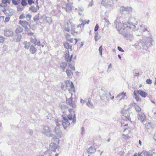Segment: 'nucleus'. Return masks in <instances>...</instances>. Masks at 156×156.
<instances>
[{"mask_svg":"<svg viewBox=\"0 0 156 156\" xmlns=\"http://www.w3.org/2000/svg\"><path fill=\"white\" fill-rule=\"evenodd\" d=\"M124 95L123 96H126V93H124L123 92H122L119 94L116 97V98H119L121 96Z\"/></svg>","mask_w":156,"mask_h":156,"instance_id":"39","label":"nucleus"},{"mask_svg":"<svg viewBox=\"0 0 156 156\" xmlns=\"http://www.w3.org/2000/svg\"><path fill=\"white\" fill-rule=\"evenodd\" d=\"M152 39L150 37H146L145 39H140L138 45L141 48H144V47H149L152 45Z\"/></svg>","mask_w":156,"mask_h":156,"instance_id":"3","label":"nucleus"},{"mask_svg":"<svg viewBox=\"0 0 156 156\" xmlns=\"http://www.w3.org/2000/svg\"><path fill=\"white\" fill-rule=\"evenodd\" d=\"M73 55L69 56V52L68 51H66L65 53V58L66 61L68 63H70L71 62H74L73 61L72 56Z\"/></svg>","mask_w":156,"mask_h":156,"instance_id":"10","label":"nucleus"},{"mask_svg":"<svg viewBox=\"0 0 156 156\" xmlns=\"http://www.w3.org/2000/svg\"><path fill=\"white\" fill-rule=\"evenodd\" d=\"M118 57L120 59H121V57L120 55H118Z\"/></svg>","mask_w":156,"mask_h":156,"instance_id":"64","label":"nucleus"},{"mask_svg":"<svg viewBox=\"0 0 156 156\" xmlns=\"http://www.w3.org/2000/svg\"><path fill=\"white\" fill-rule=\"evenodd\" d=\"M21 4L23 6H25L27 5L26 0H22L21 2Z\"/></svg>","mask_w":156,"mask_h":156,"instance_id":"42","label":"nucleus"},{"mask_svg":"<svg viewBox=\"0 0 156 156\" xmlns=\"http://www.w3.org/2000/svg\"><path fill=\"white\" fill-rule=\"evenodd\" d=\"M147 83L148 84H151L152 83V80L150 79H147L146 81Z\"/></svg>","mask_w":156,"mask_h":156,"instance_id":"46","label":"nucleus"},{"mask_svg":"<svg viewBox=\"0 0 156 156\" xmlns=\"http://www.w3.org/2000/svg\"><path fill=\"white\" fill-rule=\"evenodd\" d=\"M118 49L120 51H121L122 52H124V51L122 48L119 47L118 46L117 47Z\"/></svg>","mask_w":156,"mask_h":156,"instance_id":"47","label":"nucleus"},{"mask_svg":"<svg viewBox=\"0 0 156 156\" xmlns=\"http://www.w3.org/2000/svg\"><path fill=\"white\" fill-rule=\"evenodd\" d=\"M65 37L67 40L70 43H72V45H75L78 41L76 39L71 38V35L69 34H66L65 35Z\"/></svg>","mask_w":156,"mask_h":156,"instance_id":"6","label":"nucleus"},{"mask_svg":"<svg viewBox=\"0 0 156 156\" xmlns=\"http://www.w3.org/2000/svg\"><path fill=\"white\" fill-rule=\"evenodd\" d=\"M53 140H56L57 141V143H58V142H59V139H58L57 138H56L55 137H53Z\"/></svg>","mask_w":156,"mask_h":156,"instance_id":"53","label":"nucleus"},{"mask_svg":"<svg viewBox=\"0 0 156 156\" xmlns=\"http://www.w3.org/2000/svg\"><path fill=\"white\" fill-rule=\"evenodd\" d=\"M133 22L131 23L132 25L135 27V25H136L137 24V22L136 21L135 19H133Z\"/></svg>","mask_w":156,"mask_h":156,"instance_id":"38","label":"nucleus"},{"mask_svg":"<svg viewBox=\"0 0 156 156\" xmlns=\"http://www.w3.org/2000/svg\"><path fill=\"white\" fill-rule=\"evenodd\" d=\"M153 153L151 151L147 152L146 151H143L140 153H139L138 156H152Z\"/></svg>","mask_w":156,"mask_h":156,"instance_id":"14","label":"nucleus"},{"mask_svg":"<svg viewBox=\"0 0 156 156\" xmlns=\"http://www.w3.org/2000/svg\"><path fill=\"white\" fill-rule=\"evenodd\" d=\"M147 126L148 127H151V124L150 123H148V124H147Z\"/></svg>","mask_w":156,"mask_h":156,"instance_id":"62","label":"nucleus"},{"mask_svg":"<svg viewBox=\"0 0 156 156\" xmlns=\"http://www.w3.org/2000/svg\"><path fill=\"white\" fill-rule=\"evenodd\" d=\"M137 93L141 96L144 98H145L147 95V94L146 93L140 90H137Z\"/></svg>","mask_w":156,"mask_h":156,"instance_id":"18","label":"nucleus"},{"mask_svg":"<svg viewBox=\"0 0 156 156\" xmlns=\"http://www.w3.org/2000/svg\"><path fill=\"white\" fill-rule=\"evenodd\" d=\"M35 45H37L38 46H39L40 45V42H36V44H35Z\"/></svg>","mask_w":156,"mask_h":156,"instance_id":"59","label":"nucleus"},{"mask_svg":"<svg viewBox=\"0 0 156 156\" xmlns=\"http://www.w3.org/2000/svg\"><path fill=\"white\" fill-rule=\"evenodd\" d=\"M85 101L84 100H82V99H81L80 100V102L81 103H83Z\"/></svg>","mask_w":156,"mask_h":156,"instance_id":"61","label":"nucleus"},{"mask_svg":"<svg viewBox=\"0 0 156 156\" xmlns=\"http://www.w3.org/2000/svg\"><path fill=\"white\" fill-rule=\"evenodd\" d=\"M124 116L127 119H129V118H130V116H129V114H127V115H126V114H124Z\"/></svg>","mask_w":156,"mask_h":156,"instance_id":"52","label":"nucleus"},{"mask_svg":"<svg viewBox=\"0 0 156 156\" xmlns=\"http://www.w3.org/2000/svg\"><path fill=\"white\" fill-rule=\"evenodd\" d=\"M153 138L155 140H156V132L154 134V135L153 136Z\"/></svg>","mask_w":156,"mask_h":156,"instance_id":"58","label":"nucleus"},{"mask_svg":"<svg viewBox=\"0 0 156 156\" xmlns=\"http://www.w3.org/2000/svg\"><path fill=\"white\" fill-rule=\"evenodd\" d=\"M67 65L66 63L64 62L61 63L60 64V66L62 69L64 70L67 66Z\"/></svg>","mask_w":156,"mask_h":156,"instance_id":"28","label":"nucleus"},{"mask_svg":"<svg viewBox=\"0 0 156 156\" xmlns=\"http://www.w3.org/2000/svg\"><path fill=\"white\" fill-rule=\"evenodd\" d=\"M19 24L24 28L25 30H27L28 27H30L29 23L26 21L20 20Z\"/></svg>","mask_w":156,"mask_h":156,"instance_id":"11","label":"nucleus"},{"mask_svg":"<svg viewBox=\"0 0 156 156\" xmlns=\"http://www.w3.org/2000/svg\"><path fill=\"white\" fill-rule=\"evenodd\" d=\"M71 34L73 35H74L75 34H77L78 31L76 30L75 26L74 24L72 26L70 30Z\"/></svg>","mask_w":156,"mask_h":156,"instance_id":"19","label":"nucleus"},{"mask_svg":"<svg viewBox=\"0 0 156 156\" xmlns=\"http://www.w3.org/2000/svg\"><path fill=\"white\" fill-rule=\"evenodd\" d=\"M5 40V38L3 36H0V43H2Z\"/></svg>","mask_w":156,"mask_h":156,"instance_id":"40","label":"nucleus"},{"mask_svg":"<svg viewBox=\"0 0 156 156\" xmlns=\"http://www.w3.org/2000/svg\"><path fill=\"white\" fill-rule=\"evenodd\" d=\"M62 121V124L64 129H66L69 126V122L66 118L63 117Z\"/></svg>","mask_w":156,"mask_h":156,"instance_id":"13","label":"nucleus"},{"mask_svg":"<svg viewBox=\"0 0 156 156\" xmlns=\"http://www.w3.org/2000/svg\"><path fill=\"white\" fill-rule=\"evenodd\" d=\"M114 24L118 31L121 34L123 33L124 29L127 27H129L130 25V24L129 23H122L120 20L118 18L115 21Z\"/></svg>","mask_w":156,"mask_h":156,"instance_id":"1","label":"nucleus"},{"mask_svg":"<svg viewBox=\"0 0 156 156\" xmlns=\"http://www.w3.org/2000/svg\"><path fill=\"white\" fill-rule=\"evenodd\" d=\"M30 41L31 42L34 43L35 44H36V43L37 42V40L36 38H31Z\"/></svg>","mask_w":156,"mask_h":156,"instance_id":"37","label":"nucleus"},{"mask_svg":"<svg viewBox=\"0 0 156 156\" xmlns=\"http://www.w3.org/2000/svg\"><path fill=\"white\" fill-rule=\"evenodd\" d=\"M39 16L38 15H36L34 17L33 20L34 21H36L39 20Z\"/></svg>","mask_w":156,"mask_h":156,"instance_id":"41","label":"nucleus"},{"mask_svg":"<svg viewBox=\"0 0 156 156\" xmlns=\"http://www.w3.org/2000/svg\"><path fill=\"white\" fill-rule=\"evenodd\" d=\"M12 3L15 5H17L18 3L17 1H15V0H12Z\"/></svg>","mask_w":156,"mask_h":156,"instance_id":"50","label":"nucleus"},{"mask_svg":"<svg viewBox=\"0 0 156 156\" xmlns=\"http://www.w3.org/2000/svg\"><path fill=\"white\" fill-rule=\"evenodd\" d=\"M125 37L127 38L128 39H131L133 37L132 35L130 34L129 32H127L126 33L125 35L124 34Z\"/></svg>","mask_w":156,"mask_h":156,"instance_id":"25","label":"nucleus"},{"mask_svg":"<svg viewBox=\"0 0 156 156\" xmlns=\"http://www.w3.org/2000/svg\"><path fill=\"white\" fill-rule=\"evenodd\" d=\"M102 49H103L102 48V46L101 45L99 48L98 50L99 52V54L101 56V57H102Z\"/></svg>","mask_w":156,"mask_h":156,"instance_id":"35","label":"nucleus"},{"mask_svg":"<svg viewBox=\"0 0 156 156\" xmlns=\"http://www.w3.org/2000/svg\"><path fill=\"white\" fill-rule=\"evenodd\" d=\"M132 8L129 7H122L121 9V11L123 12L125 11L128 12H132Z\"/></svg>","mask_w":156,"mask_h":156,"instance_id":"16","label":"nucleus"},{"mask_svg":"<svg viewBox=\"0 0 156 156\" xmlns=\"http://www.w3.org/2000/svg\"><path fill=\"white\" fill-rule=\"evenodd\" d=\"M13 35V32L9 30H6L4 31V35L7 37L12 36Z\"/></svg>","mask_w":156,"mask_h":156,"instance_id":"17","label":"nucleus"},{"mask_svg":"<svg viewBox=\"0 0 156 156\" xmlns=\"http://www.w3.org/2000/svg\"><path fill=\"white\" fill-rule=\"evenodd\" d=\"M100 98L101 100L105 102H108L109 101V99L107 97L106 95V93L105 91H103L101 89L100 91Z\"/></svg>","mask_w":156,"mask_h":156,"instance_id":"7","label":"nucleus"},{"mask_svg":"<svg viewBox=\"0 0 156 156\" xmlns=\"http://www.w3.org/2000/svg\"><path fill=\"white\" fill-rule=\"evenodd\" d=\"M103 20H105V25H106V26L108 25L109 24H110L108 20H107L105 17L104 18Z\"/></svg>","mask_w":156,"mask_h":156,"instance_id":"34","label":"nucleus"},{"mask_svg":"<svg viewBox=\"0 0 156 156\" xmlns=\"http://www.w3.org/2000/svg\"><path fill=\"white\" fill-rule=\"evenodd\" d=\"M10 20V17H6L5 18V20L4 21L5 23L8 22Z\"/></svg>","mask_w":156,"mask_h":156,"instance_id":"45","label":"nucleus"},{"mask_svg":"<svg viewBox=\"0 0 156 156\" xmlns=\"http://www.w3.org/2000/svg\"><path fill=\"white\" fill-rule=\"evenodd\" d=\"M39 7L38 5H36V6H31L29 9L31 11L34 12H37L39 10Z\"/></svg>","mask_w":156,"mask_h":156,"instance_id":"15","label":"nucleus"},{"mask_svg":"<svg viewBox=\"0 0 156 156\" xmlns=\"http://www.w3.org/2000/svg\"><path fill=\"white\" fill-rule=\"evenodd\" d=\"M23 31V29L20 26H18L16 28L15 30V32L16 33H19Z\"/></svg>","mask_w":156,"mask_h":156,"instance_id":"26","label":"nucleus"},{"mask_svg":"<svg viewBox=\"0 0 156 156\" xmlns=\"http://www.w3.org/2000/svg\"><path fill=\"white\" fill-rule=\"evenodd\" d=\"M10 0H2L1 6L2 7H5L7 6V3L9 4Z\"/></svg>","mask_w":156,"mask_h":156,"instance_id":"22","label":"nucleus"},{"mask_svg":"<svg viewBox=\"0 0 156 156\" xmlns=\"http://www.w3.org/2000/svg\"><path fill=\"white\" fill-rule=\"evenodd\" d=\"M94 30L95 31H97L98 30V24H97L94 28Z\"/></svg>","mask_w":156,"mask_h":156,"instance_id":"56","label":"nucleus"},{"mask_svg":"<svg viewBox=\"0 0 156 156\" xmlns=\"http://www.w3.org/2000/svg\"><path fill=\"white\" fill-rule=\"evenodd\" d=\"M138 119L142 122H144L146 120L145 115L143 112H141L137 114Z\"/></svg>","mask_w":156,"mask_h":156,"instance_id":"12","label":"nucleus"},{"mask_svg":"<svg viewBox=\"0 0 156 156\" xmlns=\"http://www.w3.org/2000/svg\"><path fill=\"white\" fill-rule=\"evenodd\" d=\"M25 31L26 34L28 35H32L34 34V33L33 32H31L29 30L28 28H27V30H25Z\"/></svg>","mask_w":156,"mask_h":156,"instance_id":"30","label":"nucleus"},{"mask_svg":"<svg viewBox=\"0 0 156 156\" xmlns=\"http://www.w3.org/2000/svg\"><path fill=\"white\" fill-rule=\"evenodd\" d=\"M65 9L66 12H69L71 11L72 8L70 5H66Z\"/></svg>","mask_w":156,"mask_h":156,"instance_id":"31","label":"nucleus"},{"mask_svg":"<svg viewBox=\"0 0 156 156\" xmlns=\"http://www.w3.org/2000/svg\"><path fill=\"white\" fill-rule=\"evenodd\" d=\"M68 111L69 114L67 115L68 118L69 120H72L73 122H75L76 121V114L74 110L72 108H69Z\"/></svg>","mask_w":156,"mask_h":156,"instance_id":"4","label":"nucleus"},{"mask_svg":"<svg viewBox=\"0 0 156 156\" xmlns=\"http://www.w3.org/2000/svg\"><path fill=\"white\" fill-rule=\"evenodd\" d=\"M73 24H74L73 22H71L70 20L67 21L64 23L63 26L64 30L67 32H69Z\"/></svg>","mask_w":156,"mask_h":156,"instance_id":"5","label":"nucleus"},{"mask_svg":"<svg viewBox=\"0 0 156 156\" xmlns=\"http://www.w3.org/2000/svg\"><path fill=\"white\" fill-rule=\"evenodd\" d=\"M69 67L72 70L75 71V70L74 64H72L69 63Z\"/></svg>","mask_w":156,"mask_h":156,"instance_id":"33","label":"nucleus"},{"mask_svg":"<svg viewBox=\"0 0 156 156\" xmlns=\"http://www.w3.org/2000/svg\"><path fill=\"white\" fill-rule=\"evenodd\" d=\"M87 105L89 107H92V105H91L90 102H88L87 104Z\"/></svg>","mask_w":156,"mask_h":156,"instance_id":"55","label":"nucleus"},{"mask_svg":"<svg viewBox=\"0 0 156 156\" xmlns=\"http://www.w3.org/2000/svg\"><path fill=\"white\" fill-rule=\"evenodd\" d=\"M72 71V70H71L68 69H66V73L69 77H71L73 75V73Z\"/></svg>","mask_w":156,"mask_h":156,"instance_id":"21","label":"nucleus"},{"mask_svg":"<svg viewBox=\"0 0 156 156\" xmlns=\"http://www.w3.org/2000/svg\"><path fill=\"white\" fill-rule=\"evenodd\" d=\"M25 15L23 14H22L20 16L19 19H22L25 18Z\"/></svg>","mask_w":156,"mask_h":156,"instance_id":"44","label":"nucleus"},{"mask_svg":"<svg viewBox=\"0 0 156 156\" xmlns=\"http://www.w3.org/2000/svg\"><path fill=\"white\" fill-rule=\"evenodd\" d=\"M133 94H134V97H135L136 96H137V95L136 94V92L135 91H134L133 92Z\"/></svg>","mask_w":156,"mask_h":156,"instance_id":"60","label":"nucleus"},{"mask_svg":"<svg viewBox=\"0 0 156 156\" xmlns=\"http://www.w3.org/2000/svg\"><path fill=\"white\" fill-rule=\"evenodd\" d=\"M28 3L30 5H31L34 3V2L32 0H28Z\"/></svg>","mask_w":156,"mask_h":156,"instance_id":"48","label":"nucleus"},{"mask_svg":"<svg viewBox=\"0 0 156 156\" xmlns=\"http://www.w3.org/2000/svg\"><path fill=\"white\" fill-rule=\"evenodd\" d=\"M139 73H136L135 74H134V75L135 76H137L139 75Z\"/></svg>","mask_w":156,"mask_h":156,"instance_id":"63","label":"nucleus"},{"mask_svg":"<svg viewBox=\"0 0 156 156\" xmlns=\"http://www.w3.org/2000/svg\"><path fill=\"white\" fill-rule=\"evenodd\" d=\"M26 17L27 20L28 21H29L31 19V18L32 17V16L31 15H30V14H27L26 16Z\"/></svg>","mask_w":156,"mask_h":156,"instance_id":"36","label":"nucleus"},{"mask_svg":"<svg viewBox=\"0 0 156 156\" xmlns=\"http://www.w3.org/2000/svg\"><path fill=\"white\" fill-rule=\"evenodd\" d=\"M112 68V66L111 64H110L108 66V69L107 70V72L108 73L110 72L111 71V70L110 69H111Z\"/></svg>","mask_w":156,"mask_h":156,"instance_id":"43","label":"nucleus"},{"mask_svg":"<svg viewBox=\"0 0 156 156\" xmlns=\"http://www.w3.org/2000/svg\"><path fill=\"white\" fill-rule=\"evenodd\" d=\"M23 44L24 45V47L25 49H28L30 44V42L24 41L23 43Z\"/></svg>","mask_w":156,"mask_h":156,"instance_id":"27","label":"nucleus"},{"mask_svg":"<svg viewBox=\"0 0 156 156\" xmlns=\"http://www.w3.org/2000/svg\"><path fill=\"white\" fill-rule=\"evenodd\" d=\"M133 106H134L136 111L138 113L142 112L141 108L136 103H134Z\"/></svg>","mask_w":156,"mask_h":156,"instance_id":"20","label":"nucleus"},{"mask_svg":"<svg viewBox=\"0 0 156 156\" xmlns=\"http://www.w3.org/2000/svg\"><path fill=\"white\" fill-rule=\"evenodd\" d=\"M4 17L3 16H0V22H3L4 21Z\"/></svg>","mask_w":156,"mask_h":156,"instance_id":"49","label":"nucleus"},{"mask_svg":"<svg viewBox=\"0 0 156 156\" xmlns=\"http://www.w3.org/2000/svg\"><path fill=\"white\" fill-rule=\"evenodd\" d=\"M88 152L90 153H93L95 151V149L94 148L91 147L88 149Z\"/></svg>","mask_w":156,"mask_h":156,"instance_id":"32","label":"nucleus"},{"mask_svg":"<svg viewBox=\"0 0 156 156\" xmlns=\"http://www.w3.org/2000/svg\"><path fill=\"white\" fill-rule=\"evenodd\" d=\"M22 38V36L21 35H17L15 39V41L16 42H18L20 41Z\"/></svg>","mask_w":156,"mask_h":156,"instance_id":"29","label":"nucleus"},{"mask_svg":"<svg viewBox=\"0 0 156 156\" xmlns=\"http://www.w3.org/2000/svg\"><path fill=\"white\" fill-rule=\"evenodd\" d=\"M64 47L67 49H72V45H69V43L66 42L63 43Z\"/></svg>","mask_w":156,"mask_h":156,"instance_id":"24","label":"nucleus"},{"mask_svg":"<svg viewBox=\"0 0 156 156\" xmlns=\"http://www.w3.org/2000/svg\"><path fill=\"white\" fill-rule=\"evenodd\" d=\"M113 0H102L101 4L106 8L109 9L111 6Z\"/></svg>","mask_w":156,"mask_h":156,"instance_id":"8","label":"nucleus"},{"mask_svg":"<svg viewBox=\"0 0 156 156\" xmlns=\"http://www.w3.org/2000/svg\"><path fill=\"white\" fill-rule=\"evenodd\" d=\"M97 34L96 33V35H95V37H94L95 40L96 41H97Z\"/></svg>","mask_w":156,"mask_h":156,"instance_id":"57","label":"nucleus"},{"mask_svg":"<svg viewBox=\"0 0 156 156\" xmlns=\"http://www.w3.org/2000/svg\"><path fill=\"white\" fill-rule=\"evenodd\" d=\"M30 51L32 54H34L36 52L37 49L34 46L31 45L30 47Z\"/></svg>","mask_w":156,"mask_h":156,"instance_id":"23","label":"nucleus"},{"mask_svg":"<svg viewBox=\"0 0 156 156\" xmlns=\"http://www.w3.org/2000/svg\"><path fill=\"white\" fill-rule=\"evenodd\" d=\"M89 20H88L87 21H84L83 22V24L84 25L85 24H88L89 23Z\"/></svg>","mask_w":156,"mask_h":156,"instance_id":"54","label":"nucleus"},{"mask_svg":"<svg viewBox=\"0 0 156 156\" xmlns=\"http://www.w3.org/2000/svg\"><path fill=\"white\" fill-rule=\"evenodd\" d=\"M62 89L64 90H68L69 93L73 95V93L75 92L74 87L72 82H70L69 80L65 81L64 84H62L61 86Z\"/></svg>","mask_w":156,"mask_h":156,"instance_id":"2","label":"nucleus"},{"mask_svg":"<svg viewBox=\"0 0 156 156\" xmlns=\"http://www.w3.org/2000/svg\"><path fill=\"white\" fill-rule=\"evenodd\" d=\"M134 98L137 101H139L140 98L137 95L134 97Z\"/></svg>","mask_w":156,"mask_h":156,"instance_id":"51","label":"nucleus"},{"mask_svg":"<svg viewBox=\"0 0 156 156\" xmlns=\"http://www.w3.org/2000/svg\"><path fill=\"white\" fill-rule=\"evenodd\" d=\"M72 96L71 95V97L68 98L67 100L66 99V103L67 105L70 107L72 108V109L76 108V105L74 101H73V98H72Z\"/></svg>","mask_w":156,"mask_h":156,"instance_id":"9","label":"nucleus"}]
</instances>
